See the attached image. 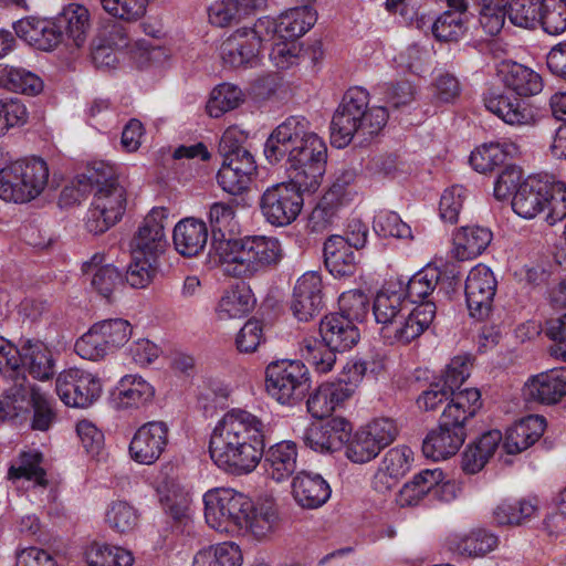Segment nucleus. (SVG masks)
<instances>
[{
	"instance_id": "obj_32",
	"label": "nucleus",
	"mask_w": 566,
	"mask_h": 566,
	"mask_svg": "<svg viewBox=\"0 0 566 566\" xmlns=\"http://www.w3.org/2000/svg\"><path fill=\"white\" fill-rule=\"evenodd\" d=\"M208 241V228L201 220L186 218L174 229L172 242L176 251L187 258L198 255Z\"/></svg>"
},
{
	"instance_id": "obj_63",
	"label": "nucleus",
	"mask_w": 566,
	"mask_h": 566,
	"mask_svg": "<svg viewBox=\"0 0 566 566\" xmlns=\"http://www.w3.org/2000/svg\"><path fill=\"white\" fill-rule=\"evenodd\" d=\"M507 0H480V23L490 35L497 34L505 23Z\"/></svg>"
},
{
	"instance_id": "obj_39",
	"label": "nucleus",
	"mask_w": 566,
	"mask_h": 566,
	"mask_svg": "<svg viewBox=\"0 0 566 566\" xmlns=\"http://www.w3.org/2000/svg\"><path fill=\"white\" fill-rule=\"evenodd\" d=\"M153 396L154 388L145 379L137 375H126L119 380L114 403L117 409L122 410L139 408L147 403Z\"/></svg>"
},
{
	"instance_id": "obj_46",
	"label": "nucleus",
	"mask_w": 566,
	"mask_h": 566,
	"mask_svg": "<svg viewBox=\"0 0 566 566\" xmlns=\"http://www.w3.org/2000/svg\"><path fill=\"white\" fill-rule=\"evenodd\" d=\"M0 87L28 95H35L43 88L42 80L31 71L8 64H0Z\"/></svg>"
},
{
	"instance_id": "obj_33",
	"label": "nucleus",
	"mask_w": 566,
	"mask_h": 566,
	"mask_svg": "<svg viewBox=\"0 0 566 566\" xmlns=\"http://www.w3.org/2000/svg\"><path fill=\"white\" fill-rule=\"evenodd\" d=\"M6 174L22 181V187L30 191V201L43 191L49 178V168L43 159L31 157L14 161Z\"/></svg>"
},
{
	"instance_id": "obj_49",
	"label": "nucleus",
	"mask_w": 566,
	"mask_h": 566,
	"mask_svg": "<svg viewBox=\"0 0 566 566\" xmlns=\"http://www.w3.org/2000/svg\"><path fill=\"white\" fill-rule=\"evenodd\" d=\"M84 557L88 566H130L134 560L128 551L98 542L85 548Z\"/></svg>"
},
{
	"instance_id": "obj_54",
	"label": "nucleus",
	"mask_w": 566,
	"mask_h": 566,
	"mask_svg": "<svg viewBox=\"0 0 566 566\" xmlns=\"http://www.w3.org/2000/svg\"><path fill=\"white\" fill-rule=\"evenodd\" d=\"M431 29L439 41H458L467 31V15L461 11H446L434 20Z\"/></svg>"
},
{
	"instance_id": "obj_24",
	"label": "nucleus",
	"mask_w": 566,
	"mask_h": 566,
	"mask_svg": "<svg viewBox=\"0 0 566 566\" xmlns=\"http://www.w3.org/2000/svg\"><path fill=\"white\" fill-rule=\"evenodd\" d=\"M17 35L38 50L51 51L63 41L55 21L25 18L13 25Z\"/></svg>"
},
{
	"instance_id": "obj_58",
	"label": "nucleus",
	"mask_w": 566,
	"mask_h": 566,
	"mask_svg": "<svg viewBox=\"0 0 566 566\" xmlns=\"http://www.w3.org/2000/svg\"><path fill=\"white\" fill-rule=\"evenodd\" d=\"M156 271L157 260L132 252V262L124 275V283L127 282L134 289H144L150 284Z\"/></svg>"
},
{
	"instance_id": "obj_26",
	"label": "nucleus",
	"mask_w": 566,
	"mask_h": 566,
	"mask_svg": "<svg viewBox=\"0 0 566 566\" xmlns=\"http://www.w3.org/2000/svg\"><path fill=\"white\" fill-rule=\"evenodd\" d=\"M548 185L536 178H526L512 199L513 211L524 219H533L545 211Z\"/></svg>"
},
{
	"instance_id": "obj_36",
	"label": "nucleus",
	"mask_w": 566,
	"mask_h": 566,
	"mask_svg": "<svg viewBox=\"0 0 566 566\" xmlns=\"http://www.w3.org/2000/svg\"><path fill=\"white\" fill-rule=\"evenodd\" d=\"M56 25L76 48H81L91 29L88 10L78 3L66 6L55 20Z\"/></svg>"
},
{
	"instance_id": "obj_31",
	"label": "nucleus",
	"mask_w": 566,
	"mask_h": 566,
	"mask_svg": "<svg viewBox=\"0 0 566 566\" xmlns=\"http://www.w3.org/2000/svg\"><path fill=\"white\" fill-rule=\"evenodd\" d=\"M20 355V376L28 371L35 379L48 380L55 374L52 353L42 342L27 339L21 345Z\"/></svg>"
},
{
	"instance_id": "obj_2",
	"label": "nucleus",
	"mask_w": 566,
	"mask_h": 566,
	"mask_svg": "<svg viewBox=\"0 0 566 566\" xmlns=\"http://www.w3.org/2000/svg\"><path fill=\"white\" fill-rule=\"evenodd\" d=\"M303 116H290L277 125L264 144V156L271 165L285 160V170L307 192H315L323 180L327 146Z\"/></svg>"
},
{
	"instance_id": "obj_21",
	"label": "nucleus",
	"mask_w": 566,
	"mask_h": 566,
	"mask_svg": "<svg viewBox=\"0 0 566 566\" xmlns=\"http://www.w3.org/2000/svg\"><path fill=\"white\" fill-rule=\"evenodd\" d=\"M167 239L164 226V213L160 210H151L144 219L138 232L133 239L132 252L142 256L157 260L165 251Z\"/></svg>"
},
{
	"instance_id": "obj_57",
	"label": "nucleus",
	"mask_w": 566,
	"mask_h": 566,
	"mask_svg": "<svg viewBox=\"0 0 566 566\" xmlns=\"http://www.w3.org/2000/svg\"><path fill=\"white\" fill-rule=\"evenodd\" d=\"M539 0H512L506 9V15L512 24L533 30L539 23Z\"/></svg>"
},
{
	"instance_id": "obj_6",
	"label": "nucleus",
	"mask_w": 566,
	"mask_h": 566,
	"mask_svg": "<svg viewBox=\"0 0 566 566\" xmlns=\"http://www.w3.org/2000/svg\"><path fill=\"white\" fill-rule=\"evenodd\" d=\"M481 407V392L476 388L454 395L444 407L438 427L430 430L422 442L424 457L440 461L455 455L465 441L468 421Z\"/></svg>"
},
{
	"instance_id": "obj_3",
	"label": "nucleus",
	"mask_w": 566,
	"mask_h": 566,
	"mask_svg": "<svg viewBox=\"0 0 566 566\" xmlns=\"http://www.w3.org/2000/svg\"><path fill=\"white\" fill-rule=\"evenodd\" d=\"M265 424L242 409L228 411L209 442L212 461L224 472L241 476L253 472L263 457Z\"/></svg>"
},
{
	"instance_id": "obj_22",
	"label": "nucleus",
	"mask_w": 566,
	"mask_h": 566,
	"mask_svg": "<svg viewBox=\"0 0 566 566\" xmlns=\"http://www.w3.org/2000/svg\"><path fill=\"white\" fill-rule=\"evenodd\" d=\"M297 446L286 440L263 449V469L268 479L276 483L287 481L295 472L297 464Z\"/></svg>"
},
{
	"instance_id": "obj_10",
	"label": "nucleus",
	"mask_w": 566,
	"mask_h": 566,
	"mask_svg": "<svg viewBox=\"0 0 566 566\" xmlns=\"http://www.w3.org/2000/svg\"><path fill=\"white\" fill-rule=\"evenodd\" d=\"M306 189L291 180L268 187L260 198V210L266 222L274 227H286L300 216Z\"/></svg>"
},
{
	"instance_id": "obj_40",
	"label": "nucleus",
	"mask_w": 566,
	"mask_h": 566,
	"mask_svg": "<svg viewBox=\"0 0 566 566\" xmlns=\"http://www.w3.org/2000/svg\"><path fill=\"white\" fill-rule=\"evenodd\" d=\"M255 300L245 283H238L221 296L216 313L219 319L227 321L245 316L254 306Z\"/></svg>"
},
{
	"instance_id": "obj_13",
	"label": "nucleus",
	"mask_w": 566,
	"mask_h": 566,
	"mask_svg": "<svg viewBox=\"0 0 566 566\" xmlns=\"http://www.w3.org/2000/svg\"><path fill=\"white\" fill-rule=\"evenodd\" d=\"M101 392L99 379L78 368L64 370L56 379V394L66 406L88 407L98 399Z\"/></svg>"
},
{
	"instance_id": "obj_62",
	"label": "nucleus",
	"mask_w": 566,
	"mask_h": 566,
	"mask_svg": "<svg viewBox=\"0 0 566 566\" xmlns=\"http://www.w3.org/2000/svg\"><path fill=\"white\" fill-rule=\"evenodd\" d=\"M104 342L105 339L94 324L88 332L76 340L74 349L76 354L84 359L98 360L112 353Z\"/></svg>"
},
{
	"instance_id": "obj_51",
	"label": "nucleus",
	"mask_w": 566,
	"mask_h": 566,
	"mask_svg": "<svg viewBox=\"0 0 566 566\" xmlns=\"http://www.w3.org/2000/svg\"><path fill=\"white\" fill-rule=\"evenodd\" d=\"M536 510V500L503 501L495 507L493 517L499 525H520L530 520Z\"/></svg>"
},
{
	"instance_id": "obj_48",
	"label": "nucleus",
	"mask_w": 566,
	"mask_h": 566,
	"mask_svg": "<svg viewBox=\"0 0 566 566\" xmlns=\"http://www.w3.org/2000/svg\"><path fill=\"white\" fill-rule=\"evenodd\" d=\"M300 352L302 358L319 374L328 373L336 363L337 350H334L323 338H304Z\"/></svg>"
},
{
	"instance_id": "obj_23",
	"label": "nucleus",
	"mask_w": 566,
	"mask_h": 566,
	"mask_svg": "<svg viewBox=\"0 0 566 566\" xmlns=\"http://www.w3.org/2000/svg\"><path fill=\"white\" fill-rule=\"evenodd\" d=\"M331 486L318 473L300 471L292 481V495L303 509H318L331 497Z\"/></svg>"
},
{
	"instance_id": "obj_59",
	"label": "nucleus",
	"mask_w": 566,
	"mask_h": 566,
	"mask_svg": "<svg viewBox=\"0 0 566 566\" xmlns=\"http://www.w3.org/2000/svg\"><path fill=\"white\" fill-rule=\"evenodd\" d=\"M507 153L500 144H484L475 148L470 156V165L474 170L485 174L505 163Z\"/></svg>"
},
{
	"instance_id": "obj_16",
	"label": "nucleus",
	"mask_w": 566,
	"mask_h": 566,
	"mask_svg": "<svg viewBox=\"0 0 566 566\" xmlns=\"http://www.w3.org/2000/svg\"><path fill=\"white\" fill-rule=\"evenodd\" d=\"M323 282L319 273L311 271L300 276L293 289L291 311L300 322H308L323 308Z\"/></svg>"
},
{
	"instance_id": "obj_43",
	"label": "nucleus",
	"mask_w": 566,
	"mask_h": 566,
	"mask_svg": "<svg viewBox=\"0 0 566 566\" xmlns=\"http://www.w3.org/2000/svg\"><path fill=\"white\" fill-rule=\"evenodd\" d=\"M502 73L504 86L518 96H533L543 90L541 75L520 63L507 64Z\"/></svg>"
},
{
	"instance_id": "obj_15",
	"label": "nucleus",
	"mask_w": 566,
	"mask_h": 566,
	"mask_svg": "<svg viewBox=\"0 0 566 566\" xmlns=\"http://www.w3.org/2000/svg\"><path fill=\"white\" fill-rule=\"evenodd\" d=\"M168 434L169 427L164 421L144 423L130 440V458L139 464H154L168 446Z\"/></svg>"
},
{
	"instance_id": "obj_60",
	"label": "nucleus",
	"mask_w": 566,
	"mask_h": 566,
	"mask_svg": "<svg viewBox=\"0 0 566 566\" xmlns=\"http://www.w3.org/2000/svg\"><path fill=\"white\" fill-rule=\"evenodd\" d=\"M374 230L384 238L412 239L411 228L394 211L380 210L374 218Z\"/></svg>"
},
{
	"instance_id": "obj_4",
	"label": "nucleus",
	"mask_w": 566,
	"mask_h": 566,
	"mask_svg": "<svg viewBox=\"0 0 566 566\" xmlns=\"http://www.w3.org/2000/svg\"><path fill=\"white\" fill-rule=\"evenodd\" d=\"M78 196L92 193L93 198L85 218L86 230L103 234L118 223L127 206V192L118 180L116 167L106 161H94L75 178Z\"/></svg>"
},
{
	"instance_id": "obj_5",
	"label": "nucleus",
	"mask_w": 566,
	"mask_h": 566,
	"mask_svg": "<svg viewBox=\"0 0 566 566\" xmlns=\"http://www.w3.org/2000/svg\"><path fill=\"white\" fill-rule=\"evenodd\" d=\"M407 310L402 291L392 289L380 290L374 300L373 313L380 324V335L389 344H409L431 325L437 306L433 302H421L412 310Z\"/></svg>"
},
{
	"instance_id": "obj_37",
	"label": "nucleus",
	"mask_w": 566,
	"mask_h": 566,
	"mask_svg": "<svg viewBox=\"0 0 566 566\" xmlns=\"http://www.w3.org/2000/svg\"><path fill=\"white\" fill-rule=\"evenodd\" d=\"M444 479L441 469H426L407 482L396 496L399 506H416Z\"/></svg>"
},
{
	"instance_id": "obj_8",
	"label": "nucleus",
	"mask_w": 566,
	"mask_h": 566,
	"mask_svg": "<svg viewBox=\"0 0 566 566\" xmlns=\"http://www.w3.org/2000/svg\"><path fill=\"white\" fill-rule=\"evenodd\" d=\"M268 394L282 405L301 401L310 389L308 369L301 360H277L265 369Z\"/></svg>"
},
{
	"instance_id": "obj_61",
	"label": "nucleus",
	"mask_w": 566,
	"mask_h": 566,
	"mask_svg": "<svg viewBox=\"0 0 566 566\" xmlns=\"http://www.w3.org/2000/svg\"><path fill=\"white\" fill-rule=\"evenodd\" d=\"M95 325L112 352L124 346L132 337L133 327L127 319L109 318Z\"/></svg>"
},
{
	"instance_id": "obj_18",
	"label": "nucleus",
	"mask_w": 566,
	"mask_h": 566,
	"mask_svg": "<svg viewBox=\"0 0 566 566\" xmlns=\"http://www.w3.org/2000/svg\"><path fill=\"white\" fill-rule=\"evenodd\" d=\"M256 169V163L250 151H243L241 157L237 155L233 158L223 159L217 174L218 185L230 195H241L249 189Z\"/></svg>"
},
{
	"instance_id": "obj_9",
	"label": "nucleus",
	"mask_w": 566,
	"mask_h": 566,
	"mask_svg": "<svg viewBox=\"0 0 566 566\" xmlns=\"http://www.w3.org/2000/svg\"><path fill=\"white\" fill-rule=\"evenodd\" d=\"M203 504L207 524L218 532H228L247 521L251 500L234 489L216 488L203 494Z\"/></svg>"
},
{
	"instance_id": "obj_12",
	"label": "nucleus",
	"mask_w": 566,
	"mask_h": 566,
	"mask_svg": "<svg viewBox=\"0 0 566 566\" xmlns=\"http://www.w3.org/2000/svg\"><path fill=\"white\" fill-rule=\"evenodd\" d=\"M8 402L13 410H18V417L33 410L31 428L38 431H48L55 421L56 415L51 400L32 386L27 378H20L15 386L7 390Z\"/></svg>"
},
{
	"instance_id": "obj_1",
	"label": "nucleus",
	"mask_w": 566,
	"mask_h": 566,
	"mask_svg": "<svg viewBox=\"0 0 566 566\" xmlns=\"http://www.w3.org/2000/svg\"><path fill=\"white\" fill-rule=\"evenodd\" d=\"M234 207L214 202L209 210L212 227L210 258L223 273L238 279H250L274 269L283 258L279 239L265 235L228 237L234 228Z\"/></svg>"
},
{
	"instance_id": "obj_47",
	"label": "nucleus",
	"mask_w": 566,
	"mask_h": 566,
	"mask_svg": "<svg viewBox=\"0 0 566 566\" xmlns=\"http://www.w3.org/2000/svg\"><path fill=\"white\" fill-rule=\"evenodd\" d=\"M242 553L233 542H223L198 552L192 566H241Z\"/></svg>"
},
{
	"instance_id": "obj_55",
	"label": "nucleus",
	"mask_w": 566,
	"mask_h": 566,
	"mask_svg": "<svg viewBox=\"0 0 566 566\" xmlns=\"http://www.w3.org/2000/svg\"><path fill=\"white\" fill-rule=\"evenodd\" d=\"M497 543L499 538L496 535L485 530H475L459 538L455 549L461 555L475 557L492 552L497 546Z\"/></svg>"
},
{
	"instance_id": "obj_20",
	"label": "nucleus",
	"mask_w": 566,
	"mask_h": 566,
	"mask_svg": "<svg viewBox=\"0 0 566 566\" xmlns=\"http://www.w3.org/2000/svg\"><path fill=\"white\" fill-rule=\"evenodd\" d=\"M527 399L554 405L566 396V367L552 368L528 378L524 386Z\"/></svg>"
},
{
	"instance_id": "obj_44",
	"label": "nucleus",
	"mask_w": 566,
	"mask_h": 566,
	"mask_svg": "<svg viewBox=\"0 0 566 566\" xmlns=\"http://www.w3.org/2000/svg\"><path fill=\"white\" fill-rule=\"evenodd\" d=\"M348 399L346 389L334 382H324L308 397L307 410L317 419L329 417Z\"/></svg>"
},
{
	"instance_id": "obj_56",
	"label": "nucleus",
	"mask_w": 566,
	"mask_h": 566,
	"mask_svg": "<svg viewBox=\"0 0 566 566\" xmlns=\"http://www.w3.org/2000/svg\"><path fill=\"white\" fill-rule=\"evenodd\" d=\"M539 23L548 34L566 31V0H539Z\"/></svg>"
},
{
	"instance_id": "obj_45",
	"label": "nucleus",
	"mask_w": 566,
	"mask_h": 566,
	"mask_svg": "<svg viewBox=\"0 0 566 566\" xmlns=\"http://www.w3.org/2000/svg\"><path fill=\"white\" fill-rule=\"evenodd\" d=\"M264 4L265 0H219L208 10L209 21L213 25L223 28Z\"/></svg>"
},
{
	"instance_id": "obj_38",
	"label": "nucleus",
	"mask_w": 566,
	"mask_h": 566,
	"mask_svg": "<svg viewBox=\"0 0 566 566\" xmlns=\"http://www.w3.org/2000/svg\"><path fill=\"white\" fill-rule=\"evenodd\" d=\"M277 521V509L272 500L260 501L256 504L251 501L247 521L242 522L238 528L249 532L256 539H263L273 533Z\"/></svg>"
},
{
	"instance_id": "obj_50",
	"label": "nucleus",
	"mask_w": 566,
	"mask_h": 566,
	"mask_svg": "<svg viewBox=\"0 0 566 566\" xmlns=\"http://www.w3.org/2000/svg\"><path fill=\"white\" fill-rule=\"evenodd\" d=\"M440 276L439 268L427 265L408 280L406 287L402 290L403 298H408L410 303L426 300L437 287Z\"/></svg>"
},
{
	"instance_id": "obj_42",
	"label": "nucleus",
	"mask_w": 566,
	"mask_h": 566,
	"mask_svg": "<svg viewBox=\"0 0 566 566\" xmlns=\"http://www.w3.org/2000/svg\"><path fill=\"white\" fill-rule=\"evenodd\" d=\"M317 12L308 6H297L279 15V39L291 40L305 34L316 22Z\"/></svg>"
},
{
	"instance_id": "obj_17",
	"label": "nucleus",
	"mask_w": 566,
	"mask_h": 566,
	"mask_svg": "<svg viewBox=\"0 0 566 566\" xmlns=\"http://www.w3.org/2000/svg\"><path fill=\"white\" fill-rule=\"evenodd\" d=\"M352 424L342 417L311 426L304 433V442L312 450L327 454L343 449L352 433Z\"/></svg>"
},
{
	"instance_id": "obj_28",
	"label": "nucleus",
	"mask_w": 566,
	"mask_h": 566,
	"mask_svg": "<svg viewBox=\"0 0 566 566\" xmlns=\"http://www.w3.org/2000/svg\"><path fill=\"white\" fill-rule=\"evenodd\" d=\"M546 419L530 415L512 424L505 433L503 448L509 454H517L533 446L544 433Z\"/></svg>"
},
{
	"instance_id": "obj_64",
	"label": "nucleus",
	"mask_w": 566,
	"mask_h": 566,
	"mask_svg": "<svg viewBox=\"0 0 566 566\" xmlns=\"http://www.w3.org/2000/svg\"><path fill=\"white\" fill-rule=\"evenodd\" d=\"M338 203L334 198H331V195H324L308 217L306 224L308 231L312 233H323L328 230L336 218Z\"/></svg>"
},
{
	"instance_id": "obj_11",
	"label": "nucleus",
	"mask_w": 566,
	"mask_h": 566,
	"mask_svg": "<svg viewBox=\"0 0 566 566\" xmlns=\"http://www.w3.org/2000/svg\"><path fill=\"white\" fill-rule=\"evenodd\" d=\"M398 436V427L390 418H377L360 427L346 442V457L354 463L375 459Z\"/></svg>"
},
{
	"instance_id": "obj_25",
	"label": "nucleus",
	"mask_w": 566,
	"mask_h": 566,
	"mask_svg": "<svg viewBox=\"0 0 566 566\" xmlns=\"http://www.w3.org/2000/svg\"><path fill=\"white\" fill-rule=\"evenodd\" d=\"M261 45L248 28L234 31L221 45V57L231 67L253 66L258 62Z\"/></svg>"
},
{
	"instance_id": "obj_34",
	"label": "nucleus",
	"mask_w": 566,
	"mask_h": 566,
	"mask_svg": "<svg viewBox=\"0 0 566 566\" xmlns=\"http://www.w3.org/2000/svg\"><path fill=\"white\" fill-rule=\"evenodd\" d=\"M492 232L480 226L462 227L453 233L452 253L460 261L482 254L492 241Z\"/></svg>"
},
{
	"instance_id": "obj_27",
	"label": "nucleus",
	"mask_w": 566,
	"mask_h": 566,
	"mask_svg": "<svg viewBox=\"0 0 566 566\" xmlns=\"http://www.w3.org/2000/svg\"><path fill=\"white\" fill-rule=\"evenodd\" d=\"M488 111L512 126L531 125L535 122L534 109L525 102L504 93L492 92L484 98Z\"/></svg>"
},
{
	"instance_id": "obj_7",
	"label": "nucleus",
	"mask_w": 566,
	"mask_h": 566,
	"mask_svg": "<svg viewBox=\"0 0 566 566\" xmlns=\"http://www.w3.org/2000/svg\"><path fill=\"white\" fill-rule=\"evenodd\" d=\"M367 90L355 86L347 90L331 122L332 145L346 147L355 136L367 140L386 126L389 114L384 106H369Z\"/></svg>"
},
{
	"instance_id": "obj_14",
	"label": "nucleus",
	"mask_w": 566,
	"mask_h": 566,
	"mask_svg": "<svg viewBox=\"0 0 566 566\" xmlns=\"http://www.w3.org/2000/svg\"><path fill=\"white\" fill-rule=\"evenodd\" d=\"M497 281L490 268L478 264L471 269L465 281V301L470 315L484 319L492 310Z\"/></svg>"
},
{
	"instance_id": "obj_52",
	"label": "nucleus",
	"mask_w": 566,
	"mask_h": 566,
	"mask_svg": "<svg viewBox=\"0 0 566 566\" xmlns=\"http://www.w3.org/2000/svg\"><path fill=\"white\" fill-rule=\"evenodd\" d=\"M138 521V511L125 500L112 501L106 507L105 523L117 533L124 534L133 531Z\"/></svg>"
},
{
	"instance_id": "obj_19",
	"label": "nucleus",
	"mask_w": 566,
	"mask_h": 566,
	"mask_svg": "<svg viewBox=\"0 0 566 566\" xmlns=\"http://www.w3.org/2000/svg\"><path fill=\"white\" fill-rule=\"evenodd\" d=\"M82 273L91 287L107 301H111L114 293L124 285L123 272L115 265L105 263L103 253H95L83 262Z\"/></svg>"
},
{
	"instance_id": "obj_53",
	"label": "nucleus",
	"mask_w": 566,
	"mask_h": 566,
	"mask_svg": "<svg viewBox=\"0 0 566 566\" xmlns=\"http://www.w3.org/2000/svg\"><path fill=\"white\" fill-rule=\"evenodd\" d=\"M242 102V91L233 84L223 83L212 90L206 108L210 117L219 118L224 113L237 108Z\"/></svg>"
},
{
	"instance_id": "obj_35",
	"label": "nucleus",
	"mask_w": 566,
	"mask_h": 566,
	"mask_svg": "<svg viewBox=\"0 0 566 566\" xmlns=\"http://www.w3.org/2000/svg\"><path fill=\"white\" fill-rule=\"evenodd\" d=\"M502 440L503 437L500 430H490L483 433L476 441L465 448L462 454V470L468 474L480 472L493 457Z\"/></svg>"
},
{
	"instance_id": "obj_30",
	"label": "nucleus",
	"mask_w": 566,
	"mask_h": 566,
	"mask_svg": "<svg viewBox=\"0 0 566 566\" xmlns=\"http://www.w3.org/2000/svg\"><path fill=\"white\" fill-rule=\"evenodd\" d=\"M348 242L342 235H331L324 243V263L334 277L355 274L358 259Z\"/></svg>"
},
{
	"instance_id": "obj_41",
	"label": "nucleus",
	"mask_w": 566,
	"mask_h": 566,
	"mask_svg": "<svg viewBox=\"0 0 566 566\" xmlns=\"http://www.w3.org/2000/svg\"><path fill=\"white\" fill-rule=\"evenodd\" d=\"M43 454L38 450L22 451L8 470V479L15 482L27 480L45 488L49 483L43 468Z\"/></svg>"
},
{
	"instance_id": "obj_29",
	"label": "nucleus",
	"mask_w": 566,
	"mask_h": 566,
	"mask_svg": "<svg viewBox=\"0 0 566 566\" xmlns=\"http://www.w3.org/2000/svg\"><path fill=\"white\" fill-rule=\"evenodd\" d=\"M319 334L337 352L350 349L360 337L355 322L338 313L326 315L321 321Z\"/></svg>"
}]
</instances>
